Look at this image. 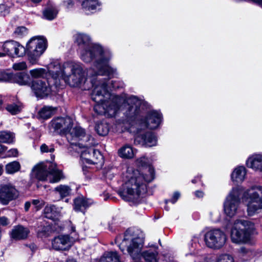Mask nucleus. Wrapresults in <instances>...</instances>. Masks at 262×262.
Returning a JSON list of instances; mask_svg holds the SVG:
<instances>
[{
	"label": "nucleus",
	"mask_w": 262,
	"mask_h": 262,
	"mask_svg": "<svg viewBox=\"0 0 262 262\" xmlns=\"http://www.w3.org/2000/svg\"><path fill=\"white\" fill-rule=\"evenodd\" d=\"M85 135L84 130L79 126H76L75 127H71V130L67 134V138L70 142L71 148L75 150V144L78 146V144H80V146L82 148L83 146L81 143L72 142V140H77L78 139H81Z\"/></svg>",
	"instance_id": "20"
},
{
	"label": "nucleus",
	"mask_w": 262,
	"mask_h": 262,
	"mask_svg": "<svg viewBox=\"0 0 262 262\" xmlns=\"http://www.w3.org/2000/svg\"><path fill=\"white\" fill-rule=\"evenodd\" d=\"M32 92L38 98H43L49 95L51 88L46 80L38 79L33 80L31 84Z\"/></svg>",
	"instance_id": "14"
},
{
	"label": "nucleus",
	"mask_w": 262,
	"mask_h": 262,
	"mask_svg": "<svg viewBox=\"0 0 262 262\" xmlns=\"http://www.w3.org/2000/svg\"><path fill=\"white\" fill-rule=\"evenodd\" d=\"M46 48L47 40L42 36L32 37L28 41L26 48L18 42L13 40L6 41L2 46L3 53L5 54V56L22 57L26 53L29 62L33 65L37 63Z\"/></svg>",
	"instance_id": "6"
},
{
	"label": "nucleus",
	"mask_w": 262,
	"mask_h": 262,
	"mask_svg": "<svg viewBox=\"0 0 262 262\" xmlns=\"http://www.w3.org/2000/svg\"><path fill=\"white\" fill-rule=\"evenodd\" d=\"M246 173L247 170L244 166H237L231 174V180L236 183H242L246 178Z\"/></svg>",
	"instance_id": "22"
},
{
	"label": "nucleus",
	"mask_w": 262,
	"mask_h": 262,
	"mask_svg": "<svg viewBox=\"0 0 262 262\" xmlns=\"http://www.w3.org/2000/svg\"><path fill=\"white\" fill-rule=\"evenodd\" d=\"M22 105L20 102L9 104L6 107V110L12 115H15L19 113L22 109Z\"/></svg>",
	"instance_id": "36"
},
{
	"label": "nucleus",
	"mask_w": 262,
	"mask_h": 262,
	"mask_svg": "<svg viewBox=\"0 0 262 262\" xmlns=\"http://www.w3.org/2000/svg\"><path fill=\"white\" fill-rule=\"evenodd\" d=\"M7 148L5 146L2 145L0 144V154H3L6 151Z\"/></svg>",
	"instance_id": "49"
},
{
	"label": "nucleus",
	"mask_w": 262,
	"mask_h": 262,
	"mask_svg": "<svg viewBox=\"0 0 262 262\" xmlns=\"http://www.w3.org/2000/svg\"><path fill=\"white\" fill-rule=\"evenodd\" d=\"M31 203L30 202H26L25 204V210L28 211L30 207Z\"/></svg>",
	"instance_id": "48"
},
{
	"label": "nucleus",
	"mask_w": 262,
	"mask_h": 262,
	"mask_svg": "<svg viewBox=\"0 0 262 262\" xmlns=\"http://www.w3.org/2000/svg\"><path fill=\"white\" fill-rule=\"evenodd\" d=\"M10 13V8L5 4L0 5V15L6 16Z\"/></svg>",
	"instance_id": "41"
},
{
	"label": "nucleus",
	"mask_w": 262,
	"mask_h": 262,
	"mask_svg": "<svg viewBox=\"0 0 262 262\" xmlns=\"http://www.w3.org/2000/svg\"><path fill=\"white\" fill-rule=\"evenodd\" d=\"M4 153H5V156H3L4 158L16 157L18 156V154L17 150L15 148L11 149L6 152L5 151Z\"/></svg>",
	"instance_id": "42"
},
{
	"label": "nucleus",
	"mask_w": 262,
	"mask_h": 262,
	"mask_svg": "<svg viewBox=\"0 0 262 262\" xmlns=\"http://www.w3.org/2000/svg\"><path fill=\"white\" fill-rule=\"evenodd\" d=\"M30 77L25 73L13 74L11 82L16 83L20 85H26L30 83Z\"/></svg>",
	"instance_id": "25"
},
{
	"label": "nucleus",
	"mask_w": 262,
	"mask_h": 262,
	"mask_svg": "<svg viewBox=\"0 0 262 262\" xmlns=\"http://www.w3.org/2000/svg\"><path fill=\"white\" fill-rule=\"evenodd\" d=\"M194 247H196V243H194ZM192 247H193V244L192 245Z\"/></svg>",
	"instance_id": "61"
},
{
	"label": "nucleus",
	"mask_w": 262,
	"mask_h": 262,
	"mask_svg": "<svg viewBox=\"0 0 262 262\" xmlns=\"http://www.w3.org/2000/svg\"><path fill=\"white\" fill-rule=\"evenodd\" d=\"M58 13L57 9L53 6L48 7L43 11V18L49 20L54 19Z\"/></svg>",
	"instance_id": "31"
},
{
	"label": "nucleus",
	"mask_w": 262,
	"mask_h": 262,
	"mask_svg": "<svg viewBox=\"0 0 262 262\" xmlns=\"http://www.w3.org/2000/svg\"><path fill=\"white\" fill-rule=\"evenodd\" d=\"M67 262H76V261L74 259H69V260H67Z\"/></svg>",
	"instance_id": "55"
},
{
	"label": "nucleus",
	"mask_w": 262,
	"mask_h": 262,
	"mask_svg": "<svg viewBox=\"0 0 262 262\" xmlns=\"http://www.w3.org/2000/svg\"><path fill=\"white\" fill-rule=\"evenodd\" d=\"M14 135L10 132H0V142L11 143L14 141Z\"/></svg>",
	"instance_id": "32"
},
{
	"label": "nucleus",
	"mask_w": 262,
	"mask_h": 262,
	"mask_svg": "<svg viewBox=\"0 0 262 262\" xmlns=\"http://www.w3.org/2000/svg\"><path fill=\"white\" fill-rule=\"evenodd\" d=\"M51 125L55 130L67 136L71 130L73 121L71 118L68 117L57 118L52 121Z\"/></svg>",
	"instance_id": "16"
},
{
	"label": "nucleus",
	"mask_w": 262,
	"mask_h": 262,
	"mask_svg": "<svg viewBox=\"0 0 262 262\" xmlns=\"http://www.w3.org/2000/svg\"><path fill=\"white\" fill-rule=\"evenodd\" d=\"M144 101L146 103V104L142 107H141V112L140 114L136 118H131L137 119L136 123L133 124L136 128H137V133H138L139 130L144 129L146 128L151 129H156L159 126L162 121V114L160 112L154 110L148 112L145 118L139 119L142 113V111L149 106L148 104L146 101L144 100Z\"/></svg>",
	"instance_id": "10"
},
{
	"label": "nucleus",
	"mask_w": 262,
	"mask_h": 262,
	"mask_svg": "<svg viewBox=\"0 0 262 262\" xmlns=\"http://www.w3.org/2000/svg\"><path fill=\"white\" fill-rule=\"evenodd\" d=\"M29 247L32 251H34L36 249V246L34 244L30 245Z\"/></svg>",
	"instance_id": "52"
},
{
	"label": "nucleus",
	"mask_w": 262,
	"mask_h": 262,
	"mask_svg": "<svg viewBox=\"0 0 262 262\" xmlns=\"http://www.w3.org/2000/svg\"><path fill=\"white\" fill-rule=\"evenodd\" d=\"M245 203L247 215L253 216L262 211V185L254 184L246 189L234 187L228 193L223 203L225 214L229 217L236 215L241 204L240 195Z\"/></svg>",
	"instance_id": "4"
},
{
	"label": "nucleus",
	"mask_w": 262,
	"mask_h": 262,
	"mask_svg": "<svg viewBox=\"0 0 262 262\" xmlns=\"http://www.w3.org/2000/svg\"><path fill=\"white\" fill-rule=\"evenodd\" d=\"M246 165L248 168L262 174V152L250 155L246 161Z\"/></svg>",
	"instance_id": "18"
},
{
	"label": "nucleus",
	"mask_w": 262,
	"mask_h": 262,
	"mask_svg": "<svg viewBox=\"0 0 262 262\" xmlns=\"http://www.w3.org/2000/svg\"><path fill=\"white\" fill-rule=\"evenodd\" d=\"M143 245V238L134 234L131 230H127L124 233V239L119 245V248L124 252L126 248L128 253L134 259L142 257L146 262H157V252L151 250L141 252Z\"/></svg>",
	"instance_id": "7"
},
{
	"label": "nucleus",
	"mask_w": 262,
	"mask_h": 262,
	"mask_svg": "<svg viewBox=\"0 0 262 262\" xmlns=\"http://www.w3.org/2000/svg\"><path fill=\"white\" fill-rule=\"evenodd\" d=\"M91 82V97L96 103L94 110L98 114L114 117L122 110L123 105L126 107L124 113L128 118H136L141 112V107L146 104L143 99L135 96H130L124 100L118 96L111 95L108 90L111 86L105 79L94 76Z\"/></svg>",
	"instance_id": "1"
},
{
	"label": "nucleus",
	"mask_w": 262,
	"mask_h": 262,
	"mask_svg": "<svg viewBox=\"0 0 262 262\" xmlns=\"http://www.w3.org/2000/svg\"><path fill=\"white\" fill-rule=\"evenodd\" d=\"M28 34V29L24 26L16 27L12 33V36L15 38H21Z\"/></svg>",
	"instance_id": "34"
},
{
	"label": "nucleus",
	"mask_w": 262,
	"mask_h": 262,
	"mask_svg": "<svg viewBox=\"0 0 262 262\" xmlns=\"http://www.w3.org/2000/svg\"><path fill=\"white\" fill-rule=\"evenodd\" d=\"M192 182L193 183H196V179H194L192 180Z\"/></svg>",
	"instance_id": "58"
},
{
	"label": "nucleus",
	"mask_w": 262,
	"mask_h": 262,
	"mask_svg": "<svg viewBox=\"0 0 262 262\" xmlns=\"http://www.w3.org/2000/svg\"><path fill=\"white\" fill-rule=\"evenodd\" d=\"M56 195H59L62 199L69 196L71 193V189L67 185H60L56 187L54 190Z\"/></svg>",
	"instance_id": "29"
},
{
	"label": "nucleus",
	"mask_w": 262,
	"mask_h": 262,
	"mask_svg": "<svg viewBox=\"0 0 262 262\" xmlns=\"http://www.w3.org/2000/svg\"><path fill=\"white\" fill-rule=\"evenodd\" d=\"M18 191L11 185L3 186L0 190V202L4 205L10 201L16 199L18 196Z\"/></svg>",
	"instance_id": "17"
},
{
	"label": "nucleus",
	"mask_w": 262,
	"mask_h": 262,
	"mask_svg": "<svg viewBox=\"0 0 262 262\" xmlns=\"http://www.w3.org/2000/svg\"><path fill=\"white\" fill-rule=\"evenodd\" d=\"M56 109L54 107L49 106H45L43 107L38 112L39 117L47 119L50 118L54 113Z\"/></svg>",
	"instance_id": "30"
},
{
	"label": "nucleus",
	"mask_w": 262,
	"mask_h": 262,
	"mask_svg": "<svg viewBox=\"0 0 262 262\" xmlns=\"http://www.w3.org/2000/svg\"><path fill=\"white\" fill-rule=\"evenodd\" d=\"M20 165L18 162L13 161L6 165V171L8 173L13 174L19 170Z\"/></svg>",
	"instance_id": "35"
},
{
	"label": "nucleus",
	"mask_w": 262,
	"mask_h": 262,
	"mask_svg": "<svg viewBox=\"0 0 262 262\" xmlns=\"http://www.w3.org/2000/svg\"><path fill=\"white\" fill-rule=\"evenodd\" d=\"M194 194L198 198H202L204 196V193L202 191L197 190L195 191Z\"/></svg>",
	"instance_id": "47"
},
{
	"label": "nucleus",
	"mask_w": 262,
	"mask_h": 262,
	"mask_svg": "<svg viewBox=\"0 0 262 262\" xmlns=\"http://www.w3.org/2000/svg\"><path fill=\"white\" fill-rule=\"evenodd\" d=\"M120 239V238L119 237H117L116 239V242H119Z\"/></svg>",
	"instance_id": "57"
},
{
	"label": "nucleus",
	"mask_w": 262,
	"mask_h": 262,
	"mask_svg": "<svg viewBox=\"0 0 262 262\" xmlns=\"http://www.w3.org/2000/svg\"><path fill=\"white\" fill-rule=\"evenodd\" d=\"M30 230L28 228L21 225H17L13 228L10 235L11 238L20 241L27 239Z\"/></svg>",
	"instance_id": "21"
},
{
	"label": "nucleus",
	"mask_w": 262,
	"mask_h": 262,
	"mask_svg": "<svg viewBox=\"0 0 262 262\" xmlns=\"http://www.w3.org/2000/svg\"><path fill=\"white\" fill-rule=\"evenodd\" d=\"M59 209L52 205L46 206L44 209L45 217L53 220H55L59 215Z\"/></svg>",
	"instance_id": "27"
},
{
	"label": "nucleus",
	"mask_w": 262,
	"mask_h": 262,
	"mask_svg": "<svg viewBox=\"0 0 262 262\" xmlns=\"http://www.w3.org/2000/svg\"><path fill=\"white\" fill-rule=\"evenodd\" d=\"M75 40L79 46L84 49L81 52V59L85 62H93L92 69L88 71L92 76L106 75L110 78L117 75V69L111 67L109 62L112 53L107 48L96 43H91V37L84 33H77Z\"/></svg>",
	"instance_id": "2"
},
{
	"label": "nucleus",
	"mask_w": 262,
	"mask_h": 262,
	"mask_svg": "<svg viewBox=\"0 0 262 262\" xmlns=\"http://www.w3.org/2000/svg\"><path fill=\"white\" fill-rule=\"evenodd\" d=\"M9 224V221L7 218L6 217L3 216L0 217V225L3 226L7 225Z\"/></svg>",
	"instance_id": "46"
},
{
	"label": "nucleus",
	"mask_w": 262,
	"mask_h": 262,
	"mask_svg": "<svg viewBox=\"0 0 262 262\" xmlns=\"http://www.w3.org/2000/svg\"><path fill=\"white\" fill-rule=\"evenodd\" d=\"M237 258L240 262H254L258 258V254L251 248L242 247L237 251Z\"/></svg>",
	"instance_id": "19"
},
{
	"label": "nucleus",
	"mask_w": 262,
	"mask_h": 262,
	"mask_svg": "<svg viewBox=\"0 0 262 262\" xmlns=\"http://www.w3.org/2000/svg\"><path fill=\"white\" fill-rule=\"evenodd\" d=\"M204 240L208 247L219 249L225 244L227 236L225 233L221 229H214L210 230L205 233Z\"/></svg>",
	"instance_id": "12"
},
{
	"label": "nucleus",
	"mask_w": 262,
	"mask_h": 262,
	"mask_svg": "<svg viewBox=\"0 0 262 262\" xmlns=\"http://www.w3.org/2000/svg\"><path fill=\"white\" fill-rule=\"evenodd\" d=\"M32 203L35 206L37 210L40 209L43 205V201L39 200H33Z\"/></svg>",
	"instance_id": "44"
},
{
	"label": "nucleus",
	"mask_w": 262,
	"mask_h": 262,
	"mask_svg": "<svg viewBox=\"0 0 262 262\" xmlns=\"http://www.w3.org/2000/svg\"><path fill=\"white\" fill-rule=\"evenodd\" d=\"M180 197V193L178 191H176L173 193L172 198L169 200H166L165 203L167 204L168 202L172 203V204H174L177 200Z\"/></svg>",
	"instance_id": "43"
},
{
	"label": "nucleus",
	"mask_w": 262,
	"mask_h": 262,
	"mask_svg": "<svg viewBox=\"0 0 262 262\" xmlns=\"http://www.w3.org/2000/svg\"><path fill=\"white\" fill-rule=\"evenodd\" d=\"M12 67L14 70L20 71L26 69L27 66L26 62L21 61L14 63Z\"/></svg>",
	"instance_id": "39"
},
{
	"label": "nucleus",
	"mask_w": 262,
	"mask_h": 262,
	"mask_svg": "<svg viewBox=\"0 0 262 262\" xmlns=\"http://www.w3.org/2000/svg\"><path fill=\"white\" fill-rule=\"evenodd\" d=\"M12 73L0 70V81H8L11 82Z\"/></svg>",
	"instance_id": "38"
},
{
	"label": "nucleus",
	"mask_w": 262,
	"mask_h": 262,
	"mask_svg": "<svg viewBox=\"0 0 262 262\" xmlns=\"http://www.w3.org/2000/svg\"><path fill=\"white\" fill-rule=\"evenodd\" d=\"M63 3L64 6L67 9L72 8L74 5V3L72 0H64Z\"/></svg>",
	"instance_id": "45"
},
{
	"label": "nucleus",
	"mask_w": 262,
	"mask_h": 262,
	"mask_svg": "<svg viewBox=\"0 0 262 262\" xmlns=\"http://www.w3.org/2000/svg\"><path fill=\"white\" fill-rule=\"evenodd\" d=\"M3 172V166L0 165V175Z\"/></svg>",
	"instance_id": "54"
},
{
	"label": "nucleus",
	"mask_w": 262,
	"mask_h": 262,
	"mask_svg": "<svg viewBox=\"0 0 262 262\" xmlns=\"http://www.w3.org/2000/svg\"><path fill=\"white\" fill-rule=\"evenodd\" d=\"M40 151L42 153L44 152H53L55 149L53 145H51L49 146L46 144H42L40 147Z\"/></svg>",
	"instance_id": "40"
},
{
	"label": "nucleus",
	"mask_w": 262,
	"mask_h": 262,
	"mask_svg": "<svg viewBox=\"0 0 262 262\" xmlns=\"http://www.w3.org/2000/svg\"><path fill=\"white\" fill-rule=\"evenodd\" d=\"M129 130L130 132H133L137 134L135 139V141L136 143L148 147L157 145L158 139L157 136L154 133L147 132L144 134H140L141 130H139L138 133H137V128H136L133 125L130 126Z\"/></svg>",
	"instance_id": "13"
},
{
	"label": "nucleus",
	"mask_w": 262,
	"mask_h": 262,
	"mask_svg": "<svg viewBox=\"0 0 262 262\" xmlns=\"http://www.w3.org/2000/svg\"><path fill=\"white\" fill-rule=\"evenodd\" d=\"M98 262H122L116 251L105 252Z\"/></svg>",
	"instance_id": "26"
},
{
	"label": "nucleus",
	"mask_w": 262,
	"mask_h": 262,
	"mask_svg": "<svg viewBox=\"0 0 262 262\" xmlns=\"http://www.w3.org/2000/svg\"><path fill=\"white\" fill-rule=\"evenodd\" d=\"M72 231H73V232H74V231H75V228H74V227H72Z\"/></svg>",
	"instance_id": "60"
},
{
	"label": "nucleus",
	"mask_w": 262,
	"mask_h": 262,
	"mask_svg": "<svg viewBox=\"0 0 262 262\" xmlns=\"http://www.w3.org/2000/svg\"><path fill=\"white\" fill-rule=\"evenodd\" d=\"M148 161L145 157L137 160L139 166H146L144 170V176L132 166L127 167L122 172V178L124 183L118 193L124 200L138 202L144 196L147 192L146 182H151L155 177L154 168L147 164Z\"/></svg>",
	"instance_id": "3"
},
{
	"label": "nucleus",
	"mask_w": 262,
	"mask_h": 262,
	"mask_svg": "<svg viewBox=\"0 0 262 262\" xmlns=\"http://www.w3.org/2000/svg\"><path fill=\"white\" fill-rule=\"evenodd\" d=\"M136 151L133 149L132 146L125 145L122 147L118 150L119 156L123 158L130 159L134 157Z\"/></svg>",
	"instance_id": "28"
},
{
	"label": "nucleus",
	"mask_w": 262,
	"mask_h": 262,
	"mask_svg": "<svg viewBox=\"0 0 262 262\" xmlns=\"http://www.w3.org/2000/svg\"><path fill=\"white\" fill-rule=\"evenodd\" d=\"M95 130L99 135L105 136L108 133L110 128L106 122H101L96 125Z\"/></svg>",
	"instance_id": "33"
},
{
	"label": "nucleus",
	"mask_w": 262,
	"mask_h": 262,
	"mask_svg": "<svg viewBox=\"0 0 262 262\" xmlns=\"http://www.w3.org/2000/svg\"><path fill=\"white\" fill-rule=\"evenodd\" d=\"M101 3L99 0H84L81 3V7L86 12L93 13L100 9Z\"/></svg>",
	"instance_id": "23"
},
{
	"label": "nucleus",
	"mask_w": 262,
	"mask_h": 262,
	"mask_svg": "<svg viewBox=\"0 0 262 262\" xmlns=\"http://www.w3.org/2000/svg\"><path fill=\"white\" fill-rule=\"evenodd\" d=\"M74 242V239L69 235H59L52 240V247L56 251H68Z\"/></svg>",
	"instance_id": "15"
},
{
	"label": "nucleus",
	"mask_w": 262,
	"mask_h": 262,
	"mask_svg": "<svg viewBox=\"0 0 262 262\" xmlns=\"http://www.w3.org/2000/svg\"><path fill=\"white\" fill-rule=\"evenodd\" d=\"M88 145L83 146V147L80 146V144H78V146L76 144L75 146V150L78 153H80V158L82 163L83 164L94 165L99 164L100 165L103 163V156L101 152L93 148H88Z\"/></svg>",
	"instance_id": "11"
},
{
	"label": "nucleus",
	"mask_w": 262,
	"mask_h": 262,
	"mask_svg": "<svg viewBox=\"0 0 262 262\" xmlns=\"http://www.w3.org/2000/svg\"><path fill=\"white\" fill-rule=\"evenodd\" d=\"M42 0H31L32 2L34 3H38L40 2Z\"/></svg>",
	"instance_id": "53"
},
{
	"label": "nucleus",
	"mask_w": 262,
	"mask_h": 262,
	"mask_svg": "<svg viewBox=\"0 0 262 262\" xmlns=\"http://www.w3.org/2000/svg\"><path fill=\"white\" fill-rule=\"evenodd\" d=\"M111 86L114 89L118 88V86L117 85H116V82L115 81H112Z\"/></svg>",
	"instance_id": "51"
},
{
	"label": "nucleus",
	"mask_w": 262,
	"mask_h": 262,
	"mask_svg": "<svg viewBox=\"0 0 262 262\" xmlns=\"http://www.w3.org/2000/svg\"><path fill=\"white\" fill-rule=\"evenodd\" d=\"M48 230H49V228L47 227L44 228L43 229H42V230L38 229L37 232H38V234H40V233H46L47 231H48Z\"/></svg>",
	"instance_id": "50"
},
{
	"label": "nucleus",
	"mask_w": 262,
	"mask_h": 262,
	"mask_svg": "<svg viewBox=\"0 0 262 262\" xmlns=\"http://www.w3.org/2000/svg\"><path fill=\"white\" fill-rule=\"evenodd\" d=\"M47 71L55 80L56 86L59 85L60 80L73 87L81 86L86 80L82 64L75 61H67L62 64L57 61L53 62L48 65L47 70L36 68L30 70L29 73L32 78H38L46 74Z\"/></svg>",
	"instance_id": "5"
},
{
	"label": "nucleus",
	"mask_w": 262,
	"mask_h": 262,
	"mask_svg": "<svg viewBox=\"0 0 262 262\" xmlns=\"http://www.w3.org/2000/svg\"><path fill=\"white\" fill-rule=\"evenodd\" d=\"M32 176L39 180L48 181L50 183L58 182L64 178L62 171L51 163L37 165L32 170Z\"/></svg>",
	"instance_id": "9"
},
{
	"label": "nucleus",
	"mask_w": 262,
	"mask_h": 262,
	"mask_svg": "<svg viewBox=\"0 0 262 262\" xmlns=\"http://www.w3.org/2000/svg\"><path fill=\"white\" fill-rule=\"evenodd\" d=\"M215 262H235L234 257L227 253L221 254L218 255Z\"/></svg>",
	"instance_id": "37"
},
{
	"label": "nucleus",
	"mask_w": 262,
	"mask_h": 262,
	"mask_svg": "<svg viewBox=\"0 0 262 262\" xmlns=\"http://www.w3.org/2000/svg\"><path fill=\"white\" fill-rule=\"evenodd\" d=\"M257 234L255 224L249 220L238 219L234 221L231 229V241L235 244L249 242Z\"/></svg>",
	"instance_id": "8"
},
{
	"label": "nucleus",
	"mask_w": 262,
	"mask_h": 262,
	"mask_svg": "<svg viewBox=\"0 0 262 262\" xmlns=\"http://www.w3.org/2000/svg\"><path fill=\"white\" fill-rule=\"evenodd\" d=\"M92 204L91 200L85 199L83 196H79L74 200V208L77 211H83Z\"/></svg>",
	"instance_id": "24"
},
{
	"label": "nucleus",
	"mask_w": 262,
	"mask_h": 262,
	"mask_svg": "<svg viewBox=\"0 0 262 262\" xmlns=\"http://www.w3.org/2000/svg\"><path fill=\"white\" fill-rule=\"evenodd\" d=\"M212 220L213 221H214V222H216V221H219V219H212Z\"/></svg>",
	"instance_id": "59"
},
{
	"label": "nucleus",
	"mask_w": 262,
	"mask_h": 262,
	"mask_svg": "<svg viewBox=\"0 0 262 262\" xmlns=\"http://www.w3.org/2000/svg\"><path fill=\"white\" fill-rule=\"evenodd\" d=\"M5 54L3 53V52H0V57H4Z\"/></svg>",
	"instance_id": "56"
}]
</instances>
